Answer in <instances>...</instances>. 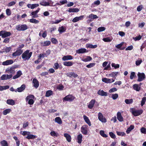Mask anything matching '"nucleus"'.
<instances>
[{"label": "nucleus", "mask_w": 146, "mask_h": 146, "mask_svg": "<svg viewBox=\"0 0 146 146\" xmlns=\"http://www.w3.org/2000/svg\"><path fill=\"white\" fill-rule=\"evenodd\" d=\"M30 15L32 16L33 18H36L38 17L37 13L35 11H33L31 13Z\"/></svg>", "instance_id": "36"}, {"label": "nucleus", "mask_w": 146, "mask_h": 146, "mask_svg": "<svg viewBox=\"0 0 146 146\" xmlns=\"http://www.w3.org/2000/svg\"><path fill=\"white\" fill-rule=\"evenodd\" d=\"M75 98V97L74 96L72 95L69 94L66 96L63 99V101L72 102Z\"/></svg>", "instance_id": "4"}, {"label": "nucleus", "mask_w": 146, "mask_h": 146, "mask_svg": "<svg viewBox=\"0 0 146 146\" xmlns=\"http://www.w3.org/2000/svg\"><path fill=\"white\" fill-rule=\"evenodd\" d=\"M9 88V86L8 85L5 86H0V91H3L4 90L7 89Z\"/></svg>", "instance_id": "49"}, {"label": "nucleus", "mask_w": 146, "mask_h": 146, "mask_svg": "<svg viewBox=\"0 0 146 146\" xmlns=\"http://www.w3.org/2000/svg\"><path fill=\"white\" fill-rule=\"evenodd\" d=\"M134 89L137 91H139L141 89L140 87L137 84H135L133 86Z\"/></svg>", "instance_id": "33"}, {"label": "nucleus", "mask_w": 146, "mask_h": 146, "mask_svg": "<svg viewBox=\"0 0 146 146\" xmlns=\"http://www.w3.org/2000/svg\"><path fill=\"white\" fill-rule=\"evenodd\" d=\"M143 112V111L142 110H134L132 111V113L134 116H139Z\"/></svg>", "instance_id": "9"}, {"label": "nucleus", "mask_w": 146, "mask_h": 146, "mask_svg": "<svg viewBox=\"0 0 146 146\" xmlns=\"http://www.w3.org/2000/svg\"><path fill=\"white\" fill-rule=\"evenodd\" d=\"M47 55H46V53L44 52L42 54H40L38 56V59H40L41 58H43L44 57H47Z\"/></svg>", "instance_id": "47"}, {"label": "nucleus", "mask_w": 146, "mask_h": 146, "mask_svg": "<svg viewBox=\"0 0 146 146\" xmlns=\"http://www.w3.org/2000/svg\"><path fill=\"white\" fill-rule=\"evenodd\" d=\"M25 88V85L24 84H22L19 88H17L16 90H15V91L17 92V91L18 92H21L24 90Z\"/></svg>", "instance_id": "16"}, {"label": "nucleus", "mask_w": 146, "mask_h": 146, "mask_svg": "<svg viewBox=\"0 0 146 146\" xmlns=\"http://www.w3.org/2000/svg\"><path fill=\"white\" fill-rule=\"evenodd\" d=\"M118 97V95L117 94H112V98L114 100L116 99Z\"/></svg>", "instance_id": "57"}, {"label": "nucleus", "mask_w": 146, "mask_h": 146, "mask_svg": "<svg viewBox=\"0 0 146 146\" xmlns=\"http://www.w3.org/2000/svg\"><path fill=\"white\" fill-rule=\"evenodd\" d=\"M102 80L103 82L106 83H111L114 82L115 81L114 79H111L109 78H103Z\"/></svg>", "instance_id": "11"}, {"label": "nucleus", "mask_w": 146, "mask_h": 146, "mask_svg": "<svg viewBox=\"0 0 146 146\" xmlns=\"http://www.w3.org/2000/svg\"><path fill=\"white\" fill-rule=\"evenodd\" d=\"M146 101V97H145L142 98L141 102V105L143 106L145 103Z\"/></svg>", "instance_id": "51"}, {"label": "nucleus", "mask_w": 146, "mask_h": 146, "mask_svg": "<svg viewBox=\"0 0 146 146\" xmlns=\"http://www.w3.org/2000/svg\"><path fill=\"white\" fill-rule=\"evenodd\" d=\"M13 60H9L3 62L2 63V64L4 66H7L11 64H13Z\"/></svg>", "instance_id": "17"}, {"label": "nucleus", "mask_w": 146, "mask_h": 146, "mask_svg": "<svg viewBox=\"0 0 146 146\" xmlns=\"http://www.w3.org/2000/svg\"><path fill=\"white\" fill-rule=\"evenodd\" d=\"M28 29V26L26 24L21 25H17L16 27V29L19 31H24Z\"/></svg>", "instance_id": "2"}, {"label": "nucleus", "mask_w": 146, "mask_h": 146, "mask_svg": "<svg viewBox=\"0 0 146 146\" xmlns=\"http://www.w3.org/2000/svg\"><path fill=\"white\" fill-rule=\"evenodd\" d=\"M95 64V63H91L86 65V67L88 68H91L94 66Z\"/></svg>", "instance_id": "61"}, {"label": "nucleus", "mask_w": 146, "mask_h": 146, "mask_svg": "<svg viewBox=\"0 0 146 146\" xmlns=\"http://www.w3.org/2000/svg\"><path fill=\"white\" fill-rule=\"evenodd\" d=\"M0 143L2 146H8L7 142L5 140H3L0 142Z\"/></svg>", "instance_id": "45"}, {"label": "nucleus", "mask_w": 146, "mask_h": 146, "mask_svg": "<svg viewBox=\"0 0 146 146\" xmlns=\"http://www.w3.org/2000/svg\"><path fill=\"white\" fill-rule=\"evenodd\" d=\"M13 138L15 141L16 143V146H19L20 143V141L18 139L17 137L16 136H14L13 137Z\"/></svg>", "instance_id": "44"}, {"label": "nucleus", "mask_w": 146, "mask_h": 146, "mask_svg": "<svg viewBox=\"0 0 146 146\" xmlns=\"http://www.w3.org/2000/svg\"><path fill=\"white\" fill-rule=\"evenodd\" d=\"M88 126L87 125H84L81 127V131L83 134L86 135L88 134Z\"/></svg>", "instance_id": "7"}, {"label": "nucleus", "mask_w": 146, "mask_h": 146, "mask_svg": "<svg viewBox=\"0 0 146 146\" xmlns=\"http://www.w3.org/2000/svg\"><path fill=\"white\" fill-rule=\"evenodd\" d=\"M118 74L119 72H113L109 74L108 75L109 76L114 77Z\"/></svg>", "instance_id": "40"}, {"label": "nucleus", "mask_w": 146, "mask_h": 146, "mask_svg": "<svg viewBox=\"0 0 146 146\" xmlns=\"http://www.w3.org/2000/svg\"><path fill=\"white\" fill-rule=\"evenodd\" d=\"M138 79L137 81L138 82H141L146 77L145 74L143 73H140L138 72L137 74Z\"/></svg>", "instance_id": "6"}, {"label": "nucleus", "mask_w": 146, "mask_h": 146, "mask_svg": "<svg viewBox=\"0 0 146 146\" xmlns=\"http://www.w3.org/2000/svg\"><path fill=\"white\" fill-rule=\"evenodd\" d=\"M73 62L71 61H65L63 63V65L67 66H70L73 64Z\"/></svg>", "instance_id": "24"}, {"label": "nucleus", "mask_w": 146, "mask_h": 146, "mask_svg": "<svg viewBox=\"0 0 146 146\" xmlns=\"http://www.w3.org/2000/svg\"><path fill=\"white\" fill-rule=\"evenodd\" d=\"M64 136L66 138V140L68 142H70L71 141V137L70 135L67 133L64 134Z\"/></svg>", "instance_id": "29"}, {"label": "nucleus", "mask_w": 146, "mask_h": 146, "mask_svg": "<svg viewBox=\"0 0 146 146\" xmlns=\"http://www.w3.org/2000/svg\"><path fill=\"white\" fill-rule=\"evenodd\" d=\"M11 33L10 32H7L6 31H0V36L3 38H5L10 36Z\"/></svg>", "instance_id": "5"}, {"label": "nucleus", "mask_w": 146, "mask_h": 146, "mask_svg": "<svg viewBox=\"0 0 146 146\" xmlns=\"http://www.w3.org/2000/svg\"><path fill=\"white\" fill-rule=\"evenodd\" d=\"M7 103L9 105H14L15 104V102L12 99H8L7 100Z\"/></svg>", "instance_id": "31"}, {"label": "nucleus", "mask_w": 146, "mask_h": 146, "mask_svg": "<svg viewBox=\"0 0 146 146\" xmlns=\"http://www.w3.org/2000/svg\"><path fill=\"white\" fill-rule=\"evenodd\" d=\"M67 75L68 76L70 77H73L74 78H76L78 76V75L77 74L73 72H70L69 73H68L67 74Z\"/></svg>", "instance_id": "21"}, {"label": "nucleus", "mask_w": 146, "mask_h": 146, "mask_svg": "<svg viewBox=\"0 0 146 146\" xmlns=\"http://www.w3.org/2000/svg\"><path fill=\"white\" fill-rule=\"evenodd\" d=\"M117 119L120 122L123 121V118L122 116L121 113L120 112H118L117 113Z\"/></svg>", "instance_id": "22"}, {"label": "nucleus", "mask_w": 146, "mask_h": 146, "mask_svg": "<svg viewBox=\"0 0 146 146\" xmlns=\"http://www.w3.org/2000/svg\"><path fill=\"white\" fill-rule=\"evenodd\" d=\"M37 137V136L36 135H34L32 134H29L28 135H27L26 138L28 139H35Z\"/></svg>", "instance_id": "30"}, {"label": "nucleus", "mask_w": 146, "mask_h": 146, "mask_svg": "<svg viewBox=\"0 0 146 146\" xmlns=\"http://www.w3.org/2000/svg\"><path fill=\"white\" fill-rule=\"evenodd\" d=\"M55 121L59 125L61 124L62 123V119L60 117H56L55 119Z\"/></svg>", "instance_id": "26"}, {"label": "nucleus", "mask_w": 146, "mask_h": 146, "mask_svg": "<svg viewBox=\"0 0 146 146\" xmlns=\"http://www.w3.org/2000/svg\"><path fill=\"white\" fill-rule=\"evenodd\" d=\"M59 64L58 63L56 62L54 64L53 68L54 69L57 70L59 68Z\"/></svg>", "instance_id": "59"}, {"label": "nucleus", "mask_w": 146, "mask_h": 146, "mask_svg": "<svg viewBox=\"0 0 146 146\" xmlns=\"http://www.w3.org/2000/svg\"><path fill=\"white\" fill-rule=\"evenodd\" d=\"M11 111V110L10 109L8 108L6 109L3 111V114L4 115H6L7 114L9 113Z\"/></svg>", "instance_id": "39"}, {"label": "nucleus", "mask_w": 146, "mask_h": 146, "mask_svg": "<svg viewBox=\"0 0 146 146\" xmlns=\"http://www.w3.org/2000/svg\"><path fill=\"white\" fill-rule=\"evenodd\" d=\"M143 9V5H141L137 7V10L139 12L140 11Z\"/></svg>", "instance_id": "63"}, {"label": "nucleus", "mask_w": 146, "mask_h": 146, "mask_svg": "<svg viewBox=\"0 0 146 146\" xmlns=\"http://www.w3.org/2000/svg\"><path fill=\"white\" fill-rule=\"evenodd\" d=\"M35 97L34 95L32 94H30L29 95L27 96L26 98V101H28L29 99H30V98L34 99Z\"/></svg>", "instance_id": "50"}, {"label": "nucleus", "mask_w": 146, "mask_h": 146, "mask_svg": "<svg viewBox=\"0 0 146 146\" xmlns=\"http://www.w3.org/2000/svg\"><path fill=\"white\" fill-rule=\"evenodd\" d=\"M83 137L82 134L80 133L77 136V142L79 143L80 144L81 143L82 141V139Z\"/></svg>", "instance_id": "19"}, {"label": "nucleus", "mask_w": 146, "mask_h": 146, "mask_svg": "<svg viewBox=\"0 0 146 146\" xmlns=\"http://www.w3.org/2000/svg\"><path fill=\"white\" fill-rule=\"evenodd\" d=\"M79 9L78 8H70L68 10V11L69 13L71 12H75L77 13L79 11Z\"/></svg>", "instance_id": "27"}, {"label": "nucleus", "mask_w": 146, "mask_h": 146, "mask_svg": "<svg viewBox=\"0 0 146 146\" xmlns=\"http://www.w3.org/2000/svg\"><path fill=\"white\" fill-rule=\"evenodd\" d=\"M29 21L31 23L35 24H38L39 23V21L35 19H30Z\"/></svg>", "instance_id": "48"}, {"label": "nucleus", "mask_w": 146, "mask_h": 146, "mask_svg": "<svg viewBox=\"0 0 146 146\" xmlns=\"http://www.w3.org/2000/svg\"><path fill=\"white\" fill-rule=\"evenodd\" d=\"M83 118L85 122L89 126H91V124L90 121L88 117L85 115H84L83 116Z\"/></svg>", "instance_id": "25"}, {"label": "nucleus", "mask_w": 146, "mask_h": 146, "mask_svg": "<svg viewBox=\"0 0 146 146\" xmlns=\"http://www.w3.org/2000/svg\"><path fill=\"white\" fill-rule=\"evenodd\" d=\"M76 52V53L79 54L87 52L88 51L85 48H81L77 50Z\"/></svg>", "instance_id": "14"}, {"label": "nucleus", "mask_w": 146, "mask_h": 146, "mask_svg": "<svg viewBox=\"0 0 146 146\" xmlns=\"http://www.w3.org/2000/svg\"><path fill=\"white\" fill-rule=\"evenodd\" d=\"M88 17L89 19H97L98 18V17L97 16V15L92 14L89 15Z\"/></svg>", "instance_id": "38"}, {"label": "nucleus", "mask_w": 146, "mask_h": 146, "mask_svg": "<svg viewBox=\"0 0 146 146\" xmlns=\"http://www.w3.org/2000/svg\"><path fill=\"white\" fill-rule=\"evenodd\" d=\"M92 59L91 57L90 56H88L86 58L82 60L84 62H87L91 61Z\"/></svg>", "instance_id": "42"}, {"label": "nucleus", "mask_w": 146, "mask_h": 146, "mask_svg": "<svg viewBox=\"0 0 146 146\" xmlns=\"http://www.w3.org/2000/svg\"><path fill=\"white\" fill-rule=\"evenodd\" d=\"M98 94L101 96H108V93L106 92H104L103 90H99L98 92Z\"/></svg>", "instance_id": "20"}, {"label": "nucleus", "mask_w": 146, "mask_h": 146, "mask_svg": "<svg viewBox=\"0 0 146 146\" xmlns=\"http://www.w3.org/2000/svg\"><path fill=\"white\" fill-rule=\"evenodd\" d=\"M133 102V100L132 99H126L125 100V102L127 104H132Z\"/></svg>", "instance_id": "37"}, {"label": "nucleus", "mask_w": 146, "mask_h": 146, "mask_svg": "<svg viewBox=\"0 0 146 146\" xmlns=\"http://www.w3.org/2000/svg\"><path fill=\"white\" fill-rule=\"evenodd\" d=\"M29 52L30 50H27L23 53L22 57L24 60H29L31 57L32 52Z\"/></svg>", "instance_id": "1"}, {"label": "nucleus", "mask_w": 146, "mask_h": 146, "mask_svg": "<svg viewBox=\"0 0 146 146\" xmlns=\"http://www.w3.org/2000/svg\"><path fill=\"white\" fill-rule=\"evenodd\" d=\"M95 102L96 100H91L89 103V104L88 105V108L90 109H92L93 107Z\"/></svg>", "instance_id": "15"}, {"label": "nucleus", "mask_w": 146, "mask_h": 146, "mask_svg": "<svg viewBox=\"0 0 146 146\" xmlns=\"http://www.w3.org/2000/svg\"><path fill=\"white\" fill-rule=\"evenodd\" d=\"M86 47L87 48H95L97 47V45L96 44L93 45L92 44H86Z\"/></svg>", "instance_id": "32"}, {"label": "nucleus", "mask_w": 146, "mask_h": 146, "mask_svg": "<svg viewBox=\"0 0 146 146\" xmlns=\"http://www.w3.org/2000/svg\"><path fill=\"white\" fill-rule=\"evenodd\" d=\"M66 30V27H64L63 26L59 27L58 29V31L60 33L65 32Z\"/></svg>", "instance_id": "28"}, {"label": "nucleus", "mask_w": 146, "mask_h": 146, "mask_svg": "<svg viewBox=\"0 0 146 146\" xmlns=\"http://www.w3.org/2000/svg\"><path fill=\"white\" fill-rule=\"evenodd\" d=\"M22 72L21 70H19L17 72V74L13 77V79H16L22 75Z\"/></svg>", "instance_id": "18"}, {"label": "nucleus", "mask_w": 146, "mask_h": 146, "mask_svg": "<svg viewBox=\"0 0 146 146\" xmlns=\"http://www.w3.org/2000/svg\"><path fill=\"white\" fill-rule=\"evenodd\" d=\"M73 58V57L71 55H68L63 56L62 59L63 61H66L68 60H71Z\"/></svg>", "instance_id": "13"}, {"label": "nucleus", "mask_w": 146, "mask_h": 146, "mask_svg": "<svg viewBox=\"0 0 146 146\" xmlns=\"http://www.w3.org/2000/svg\"><path fill=\"white\" fill-rule=\"evenodd\" d=\"M51 42L54 44H56L58 43V41L57 39L54 38H52L51 39Z\"/></svg>", "instance_id": "58"}, {"label": "nucleus", "mask_w": 146, "mask_h": 146, "mask_svg": "<svg viewBox=\"0 0 146 146\" xmlns=\"http://www.w3.org/2000/svg\"><path fill=\"white\" fill-rule=\"evenodd\" d=\"M100 135L106 138L108 137V135L105 134L104 131L103 130H100Z\"/></svg>", "instance_id": "43"}, {"label": "nucleus", "mask_w": 146, "mask_h": 146, "mask_svg": "<svg viewBox=\"0 0 146 146\" xmlns=\"http://www.w3.org/2000/svg\"><path fill=\"white\" fill-rule=\"evenodd\" d=\"M17 68L16 66H12L10 68H8L6 70V71L7 73L12 75L13 74H15V69Z\"/></svg>", "instance_id": "3"}, {"label": "nucleus", "mask_w": 146, "mask_h": 146, "mask_svg": "<svg viewBox=\"0 0 146 146\" xmlns=\"http://www.w3.org/2000/svg\"><path fill=\"white\" fill-rule=\"evenodd\" d=\"M33 86L36 88H37L39 86V82L36 78H34L33 80Z\"/></svg>", "instance_id": "12"}, {"label": "nucleus", "mask_w": 146, "mask_h": 146, "mask_svg": "<svg viewBox=\"0 0 146 146\" xmlns=\"http://www.w3.org/2000/svg\"><path fill=\"white\" fill-rule=\"evenodd\" d=\"M103 40L105 42H110L111 40V39L110 37H107L105 38H104L103 39Z\"/></svg>", "instance_id": "54"}, {"label": "nucleus", "mask_w": 146, "mask_h": 146, "mask_svg": "<svg viewBox=\"0 0 146 146\" xmlns=\"http://www.w3.org/2000/svg\"><path fill=\"white\" fill-rule=\"evenodd\" d=\"M134 125H131L130 127L127 129L126 130V132L127 133H129L131 131V130L134 129Z\"/></svg>", "instance_id": "35"}, {"label": "nucleus", "mask_w": 146, "mask_h": 146, "mask_svg": "<svg viewBox=\"0 0 146 146\" xmlns=\"http://www.w3.org/2000/svg\"><path fill=\"white\" fill-rule=\"evenodd\" d=\"M98 119L102 122L105 123L106 121V118L104 117L101 112H99L98 114Z\"/></svg>", "instance_id": "8"}, {"label": "nucleus", "mask_w": 146, "mask_h": 146, "mask_svg": "<svg viewBox=\"0 0 146 146\" xmlns=\"http://www.w3.org/2000/svg\"><path fill=\"white\" fill-rule=\"evenodd\" d=\"M20 134H21L23 136H25L27 135H29L30 134V132L27 131H21L20 132Z\"/></svg>", "instance_id": "46"}, {"label": "nucleus", "mask_w": 146, "mask_h": 146, "mask_svg": "<svg viewBox=\"0 0 146 146\" xmlns=\"http://www.w3.org/2000/svg\"><path fill=\"white\" fill-rule=\"evenodd\" d=\"M23 52V50L17 49L16 51L12 54V56L13 57L19 56L21 55Z\"/></svg>", "instance_id": "10"}, {"label": "nucleus", "mask_w": 146, "mask_h": 146, "mask_svg": "<svg viewBox=\"0 0 146 146\" xmlns=\"http://www.w3.org/2000/svg\"><path fill=\"white\" fill-rule=\"evenodd\" d=\"M53 94V92L51 90L47 91L46 93L45 96L47 97H49Z\"/></svg>", "instance_id": "41"}, {"label": "nucleus", "mask_w": 146, "mask_h": 146, "mask_svg": "<svg viewBox=\"0 0 146 146\" xmlns=\"http://www.w3.org/2000/svg\"><path fill=\"white\" fill-rule=\"evenodd\" d=\"M50 134L53 137H57L58 134L57 133H56L55 131H53L50 132Z\"/></svg>", "instance_id": "53"}, {"label": "nucleus", "mask_w": 146, "mask_h": 146, "mask_svg": "<svg viewBox=\"0 0 146 146\" xmlns=\"http://www.w3.org/2000/svg\"><path fill=\"white\" fill-rule=\"evenodd\" d=\"M106 29V28L104 27H100L98 28L97 30L98 32H100L105 31Z\"/></svg>", "instance_id": "52"}, {"label": "nucleus", "mask_w": 146, "mask_h": 146, "mask_svg": "<svg viewBox=\"0 0 146 146\" xmlns=\"http://www.w3.org/2000/svg\"><path fill=\"white\" fill-rule=\"evenodd\" d=\"M124 42H121L120 44H118L117 45H116L115 47L118 48L120 49L121 47H122V46L124 44Z\"/></svg>", "instance_id": "62"}, {"label": "nucleus", "mask_w": 146, "mask_h": 146, "mask_svg": "<svg viewBox=\"0 0 146 146\" xmlns=\"http://www.w3.org/2000/svg\"><path fill=\"white\" fill-rule=\"evenodd\" d=\"M64 88V86H63V85L62 84H59L57 87V88L58 89L60 90H63V88Z\"/></svg>", "instance_id": "56"}, {"label": "nucleus", "mask_w": 146, "mask_h": 146, "mask_svg": "<svg viewBox=\"0 0 146 146\" xmlns=\"http://www.w3.org/2000/svg\"><path fill=\"white\" fill-rule=\"evenodd\" d=\"M40 4L42 6H51V5H50L49 2H47L44 0L40 2Z\"/></svg>", "instance_id": "23"}, {"label": "nucleus", "mask_w": 146, "mask_h": 146, "mask_svg": "<svg viewBox=\"0 0 146 146\" xmlns=\"http://www.w3.org/2000/svg\"><path fill=\"white\" fill-rule=\"evenodd\" d=\"M109 135L110 137L112 139H114L116 137L115 135L112 132H110L109 133Z\"/></svg>", "instance_id": "60"}, {"label": "nucleus", "mask_w": 146, "mask_h": 146, "mask_svg": "<svg viewBox=\"0 0 146 146\" xmlns=\"http://www.w3.org/2000/svg\"><path fill=\"white\" fill-rule=\"evenodd\" d=\"M141 133L144 134H146V128L142 127L140 129Z\"/></svg>", "instance_id": "64"}, {"label": "nucleus", "mask_w": 146, "mask_h": 146, "mask_svg": "<svg viewBox=\"0 0 146 146\" xmlns=\"http://www.w3.org/2000/svg\"><path fill=\"white\" fill-rule=\"evenodd\" d=\"M41 46H48L51 44V42L50 41H46L44 42H42Z\"/></svg>", "instance_id": "34"}, {"label": "nucleus", "mask_w": 146, "mask_h": 146, "mask_svg": "<svg viewBox=\"0 0 146 146\" xmlns=\"http://www.w3.org/2000/svg\"><path fill=\"white\" fill-rule=\"evenodd\" d=\"M111 66L113 67H114L115 69H116L119 68V65L118 64H116L114 63H112L111 64Z\"/></svg>", "instance_id": "55"}]
</instances>
